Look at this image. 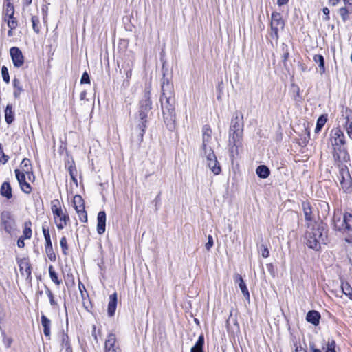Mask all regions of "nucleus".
Wrapping results in <instances>:
<instances>
[{
    "label": "nucleus",
    "instance_id": "33",
    "mask_svg": "<svg viewBox=\"0 0 352 352\" xmlns=\"http://www.w3.org/2000/svg\"><path fill=\"white\" fill-rule=\"evenodd\" d=\"M204 344V337L203 334H201L195 344L191 348V352H204L203 346Z\"/></svg>",
    "mask_w": 352,
    "mask_h": 352
},
{
    "label": "nucleus",
    "instance_id": "27",
    "mask_svg": "<svg viewBox=\"0 0 352 352\" xmlns=\"http://www.w3.org/2000/svg\"><path fill=\"white\" fill-rule=\"evenodd\" d=\"M234 280H235V282L239 283V286L244 297L246 298H249L250 293H249V291L248 289L246 284L245 283L243 278L240 275L236 274L234 277Z\"/></svg>",
    "mask_w": 352,
    "mask_h": 352
},
{
    "label": "nucleus",
    "instance_id": "56",
    "mask_svg": "<svg viewBox=\"0 0 352 352\" xmlns=\"http://www.w3.org/2000/svg\"><path fill=\"white\" fill-rule=\"evenodd\" d=\"M322 12L324 13V14L326 16L325 18H324V20L325 21H329V10L328 8H324L322 9Z\"/></svg>",
    "mask_w": 352,
    "mask_h": 352
},
{
    "label": "nucleus",
    "instance_id": "41",
    "mask_svg": "<svg viewBox=\"0 0 352 352\" xmlns=\"http://www.w3.org/2000/svg\"><path fill=\"white\" fill-rule=\"evenodd\" d=\"M32 28L34 31L38 34L40 32V21L39 18L37 16H32Z\"/></svg>",
    "mask_w": 352,
    "mask_h": 352
},
{
    "label": "nucleus",
    "instance_id": "31",
    "mask_svg": "<svg viewBox=\"0 0 352 352\" xmlns=\"http://www.w3.org/2000/svg\"><path fill=\"white\" fill-rule=\"evenodd\" d=\"M14 120V113L12 111V106L8 104L5 109V120L8 124H10Z\"/></svg>",
    "mask_w": 352,
    "mask_h": 352
},
{
    "label": "nucleus",
    "instance_id": "42",
    "mask_svg": "<svg viewBox=\"0 0 352 352\" xmlns=\"http://www.w3.org/2000/svg\"><path fill=\"white\" fill-rule=\"evenodd\" d=\"M51 204V209L53 214L62 210L61 205L58 199H54L52 201Z\"/></svg>",
    "mask_w": 352,
    "mask_h": 352
},
{
    "label": "nucleus",
    "instance_id": "38",
    "mask_svg": "<svg viewBox=\"0 0 352 352\" xmlns=\"http://www.w3.org/2000/svg\"><path fill=\"white\" fill-rule=\"evenodd\" d=\"M32 223L30 221L24 223L23 236L25 239H30L32 236Z\"/></svg>",
    "mask_w": 352,
    "mask_h": 352
},
{
    "label": "nucleus",
    "instance_id": "23",
    "mask_svg": "<svg viewBox=\"0 0 352 352\" xmlns=\"http://www.w3.org/2000/svg\"><path fill=\"white\" fill-rule=\"evenodd\" d=\"M13 85V96L14 98L19 99L21 94L24 91L23 85L19 79L14 78L12 80Z\"/></svg>",
    "mask_w": 352,
    "mask_h": 352
},
{
    "label": "nucleus",
    "instance_id": "6",
    "mask_svg": "<svg viewBox=\"0 0 352 352\" xmlns=\"http://www.w3.org/2000/svg\"><path fill=\"white\" fill-rule=\"evenodd\" d=\"M1 226L9 234L14 233L17 230L14 214L10 211H3L1 213Z\"/></svg>",
    "mask_w": 352,
    "mask_h": 352
},
{
    "label": "nucleus",
    "instance_id": "53",
    "mask_svg": "<svg viewBox=\"0 0 352 352\" xmlns=\"http://www.w3.org/2000/svg\"><path fill=\"white\" fill-rule=\"evenodd\" d=\"M80 82L81 83H89L90 82L89 74L86 72L82 74L81 80H80Z\"/></svg>",
    "mask_w": 352,
    "mask_h": 352
},
{
    "label": "nucleus",
    "instance_id": "14",
    "mask_svg": "<svg viewBox=\"0 0 352 352\" xmlns=\"http://www.w3.org/2000/svg\"><path fill=\"white\" fill-rule=\"evenodd\" d=\"M331 144L333 148L345 144L344 135L340 129L336 128L331 131Z\"/></svg>",
    "mask_w": 352,
    "mask_h": 352
},
{
    "label": "nucleus",
    "instance_id": "9",
    "mask_svg": "<svg viewBox=\"0 0 352 352\" xmlns=\"http://www.w3.org/2000/svg\"><path fill=\"white\" fill-rule=\"evenodd\" d=\"M212 134L211 128L208 125H204L202 128V153H206L209 149H212L211 146Z\"/></svg>",
    "mask_w": 352,
    "mask_h": 352
},
{
    "label": "nucleus",
    "instance_id": "46",
    "mask_svg": "<svg viewBox=\"0 0 352 352\" xmlns=\"http://www.w3.org/2000/svg\"><path fill=\"white\" fill-rule=\"evenodd\" d=\"M1 75H2L3 80L6 83H9L10 82V76H9V73H8V69L6 66H3L1 67Z\"/></svg>",
    "mask_w": 352,
    "mask_h": 352
},
{
    "label": "nucleus",
    "instance_id": "28",
    "mask_svg": "<svg viewBox=\"0 0 352 352\" xmlns=\"http://www.w3.org/2000/svg\"><path fill=\"white\" fill-rule=\"evenodd\" d=\"M0 193L3 197L10 199L12 197V188L9 182H5L2 184L0 188Z\"/></svg>",
    "mask_w": 352,
    "mask_h": 352
},
{
    "label": "nucleus",
    "instance_id": "15",
    "mask_svg": "<svg viewBox=\"0 0 352 352\" xmlns=\"http://www.w3.org/2000/svg\"><path fill=\"white\" fill-rule=\"evenodd\" d=\"M16 178L20 185V188L23 192L29 194L32 191V187L29 183L25 181L26 173L21 172L19 169L15 170Z\"/></svg>",
    "mask_w": 352,
    "mask_h": 352
},
{
    "label": "nucleus",
    "instance_id": "50",
    "mask_svg": "<svg viewBox=\"0 0 352 352\" xmlns=\"http://www.w3.org/2000/svg\"><path fill=\"white\" fill-rule=\"evenodd\" d=\"M46 294L47 295L49 299H50V305L52 306H56L57 305V302L56 301L54 300V295H53V293L52 292V291L47 288L46 289Z\"/></svg>",
    "mask_w": 352,
    "mask_h": 352
},
{
    "label": "nucleus",
    "instance_id": "45",
    "mask_svg": "<svg viewBox=\"0 0 352 352\" xmlns=\"http://www.w3.org/2000/svg\"><path fill=\"white\" fill-rule=\"evenodd\" d=\"M349 9L346 7H342L339 10V14L342 17L344 22L346 21L349 19Z\"/></svg>",
    "mask_w": 352,
    "mask_h": 352
},
{
    "label": "nucleus",
    "instance_id": "3",
    "mask_svg": "<svg viewBox=\"0 0 352 352\" xmlns=\"http://www.w3.org/2000/svg\"><path fill=\"white\" fill-rule=\"evenodd\" d=\"M243 126V115L236 113L231 120V126L229 131V142L230 144L236 146L239 142H241Z\"/></svg>",
    "mask_w": 352,
    "mask_h": 352
},
{
    "label": "nucleus",
    "instance_id": "25",
    "mask_svg": "<svg viewBox=\"0 0 352 352\" xmlns=\"http://www.w3.org/2000/svg\"><path fill=\"white\" fill-rule=\"evenodd\" d=\"M21 172L26 173L29 179H31V175H33V172L30 160L28 158H24L21 163Z\"/></svg>",
    "mask_w": 352,
    "mask_h": 352
},
{
    "label": "nucleus",
    "instance_id": "7",
    "mask_svg": "<svg viewBox=\"0 0 352 352\" xmlns=\"http://www.w3.org/2000/svg\"><path fill=\"white\" fill-rule=\"evenodd\" d=\"M339 179L341 188L344 192L350 193L352 191V179L346 166L340 168Z\"/></svg>",
    "mask_w": 352,
    "mask_h": 352
},
{
    "label": "nucleus",
    "instance_id": "36",
    "mask_svg": "<svg viewBox=\"0 0 352 352\" xmlns=\"http://www.w3.org/2000/svg\"><path fill=\"white\" fill-rule=\"evenodd\" d=\"M341 289L342 292L348 296L349 299L352 300V287L347 282L342 283Z\"/></svg>",
    "mask_w": 352,
    "mask_h": 352
},
{
    "label": "nucleus",
    "instance_id": "51",
    "mask_svg": "<svg viewBox=\"0 0 352 352\" xmlns=\"http://www.w3.org/2000/svg\"><path fill=\"white\" fill-rule=\"evenodd\" d=\"M8 156L4 154L3 148L1 147V144H0V162L6 164L8 162Z\"/></svg>",
    "mask_w": 352,
    "mask_h": 352
},
{
    "label": "nucleus",
    "instance_id": "39",
    "mask_svg": "<svg viewBox=\"0 0 352 352\" xmlns=\"http://www.w3.org/2000/svg\"><path fill=\"white\" fill-rule=\"evenodd\" d=\"M49 274L51 280L57 285H59L61 283V281L58 279V275L56 273V272L54 270V267L52 265H50L49 267Z\"/></svg>",
    "mask_w": 352,
    "mask_h": 352
},
{
    "label": "nucleus",
    "instance_id": "24",
    "mask_svg": "<svg viewBox=\"0 0 352 352\" xmlns=\"http://www.w3.org/2000/svg\"><path fill=\"white\" fill-rule=\"evenodd\" d=\"M41 325L43 328V333L46 337H50L51 335V320L44 314L41 315Z\"/></svg>",
    "mask_w": 352,
    "mask_h": 352
},
{
    "label": "nucleus",
    "instance_id": "37",
    "mask_svg": "<svg viewBox=\"0 0 352 352\" xmlns=\"http://www.w3.org/2000/svg\"><path fill=\"white\" fill-rule=\"evenodd\" d=\"M73 202H74L75 210H77V209L82 210V208H85L84 201L80 195L74 196Z\"/></svg>",
    "mask_w": 352,
    "mask_h": 352
},
{
    "label": "nucleus",
    "instance_id": "18",
    "mask_svg": "<svg viewBox=\"0 0 352 352\" xmlns=\"http://www.w3.org/2000/svg\"><path fill=\"white\" fill-rule=\"evenodd\" d=\"M284 27V21L282 16L278 12H273L272 14L271 28L272 31L277 34L279 29Z\"/></svg>",
    "mask_w": 352,
    "mask_h": 352
},
{
    "label": "nucleus",
    "instance_id": "54",
    "mask_svg": "<svg viewBox=\"0 0 352 352\" xmlns=\"http://www.w3.org/2000/svg\"><path fill=\"white\" fill-rule=\"evenodd\" d=\"M289 57V53H283L282 59L284 64V67H287V61Z\"/></svg>",
    "mask_w": 352,
    "mask_h": 352
},
{
    "label": "nucleus",
    "instance_id": "20",
    "mask_svg": "<svg viewBox=\"0 0 352 352\" xmlns=\"http://www.w3.org/2000/svg\"><path fill=\"white\" fill-rule=\"evenodd\" d=\"M116 337L109 333L104 343V352H118L119 348L116 346Z\"/></svg>",
    "mask_w": 352,
    "mask_h": 352
},
{
    "label": "nucleus",
    "instance_id": "35",
    "mask_svg": "<svg viewBox=\"0 0 352 352\" xmlns=\"http://www.w3.org/2000/svg\"><path fill=\"white\" fill-rule=\"evenodd\" d=\"M314 60L315 63L318 64L320 67V73L322 74L325 72L324 67V57L320 54H316L314 56Z\"/></svg>",
    "mask_w": 352,
    "mask_h": 352
},
{
    "label": "nucleus",
    "instance_id": "13",
    "mask_svg": "<svg viewBox=\"0 0 352 352\" xmlns=\"http://www.w3.org/2000/svg\"><path fill=\"white\" fill-rule=\"evenodd\" d=\"M21 274L30 283L32 280L31 265L28 259L23 258L18 261Z\"/></svg>",
    "mask_w": 352,
    "mask_h": 352
},
{
    "label": "nucleus",
    "instance_id": "34",
    "mask_svg": "<svg viewBox=\"0 0 352 352\" xmlns=\"http://www.w3.org/2000/svg\"><path fill=\"white\" fill-rule=\"evenodd\" d=\"M61 347L62 349H65V352H72L69 336L64 333L61 336Z\"/></svg>",
    "mask_w": 352,
    "mask_h": 352
},
{
    "label": "nucleus",
    "instance_id": "62",
    "mask_svg": "<svg viewBox=\"0 0 352 352\" xmlns=\"http://www.w3.org/2000/svg\"><path fill=\"white\" fill-rule=\"evenodd\" d=\"M339 1L340 0H329V3L332 6H336L339 3Z\"/></svg>",
    "mask_w": 352,
    "mask_h": 352
},
{
    "label": "nucleus",
    "instance_id": "58",
    "mask_svg": "<svg viewBox=\"0 0 352 352\" xmlns=\"http://www.w3.org/2000/svg\"><path fill=\"white\" fill-rule=\"evenodd\" d=\"M281 49H282L283 53H289V52L288 46L285 43L282 44Z\"/></svg>",
    "mask_w": 352,
    "mask_h": 352
},
{
    "label": "nucleus",
    "instance_id": "44",
    "mask_svg": "<svg viewBox=\"0 0 352 352\" xmlns=\"http://www.w3.org/2000/svg\"><path fill=\"white\" fill-rule=\"evenodd\" d=\"M76 211L77 214H78L79 219L82 222L85 223L87 221V214L85 210V208H82V210L77 209V210H76Z\"/></svg>",
    "mask_w": 352,
    "mask_h": 352
},
{
    "label": "nucleus",
    "instance_id": "47",
    "mask_svg": "<svg viewBox=\"0 0 352 352\" xmlns=\"http://www.w3.org/2000/svg\"><path fill=\"white\" fill-rule=\"evenodd\" d=\"M259 251L261 252V256L263 258H267L270 256V251L267 245L261 244Z\"/></svg>",
    "mask_w": 352,
    "mask_h": 352
},
{
    "label": "nucleus",
    "instance_id": "29",
    "mask_svg": "<svg viewBox=\"0 0 352 352\" xmlns=\"http://www.w3.org/2000/svg\"><path fill=\"white\" fill-rule=\"evenodd\" d=\"M3 14L5 15V18L12 16L14 14V8L13 4L10 2V0L4 1V6L3 10Z\"/></svg>",
    "mask_w": 352,
    "mask_h": 352
},
{
    "label": "nucleus",
    "instance_id": "48",
    "mask_svg": "<svg viewBox=\"0 0 352 352\" xmlns=\"http://www.w3.org/2000/svg\"><path fill=\"white\" fill-rule=\"evenodd\" d=\"M325 352H336V342L333 340L328 341Z\"/></svg>",
    "mask_w": 352,
    "mask_h": 352
},
{
    "label": "nucleus",
    "instance_id": "40",
    "mask_svg": "<svg viewBox=\"0 0 352 352\" xmlns=\"http://www.w3.org/2000/svg\"><path fill=\"white\" fill-rule=\"evenodd\" d=\"M5 21L10 29H16L18 25V22L14 16L4 18Z\"/></svg>",
    "mask_w": 352,
    "mask_h": 352
},
{
    "label": "nucleus",
    "instance_id": "10",
    "mask_svg": "<svg viewBox=\"0 0 352 352\" xmlns=\"http://www.w3.org/2000/svg\"><path fill=\"white\" fill-rule=\"evenodd\" d=\"M42 231L43 233V236L45 240V253L47 255L49 259L52 261H54L56 260V254L53 250L52 243L50 239V234L49 229L45 227V225L42 226Z\"/></svg>",
    "mask_w": 352,
    "mask_h": 352
},
{
    "label": "nucleus",
    "instance_id": "60",
    "mask_svg": "<svg viewBox=\"0 0 352 352\" xmlns=\"http://www.w3.org/2000/svg\"><path fill=\"white\" fill-rule=\"evenodd\" d=\"M310 349L313 352H322L321 350L315 348V345L314 343H310Z\"/></svg>",
    "mask_w": 352,
    "mask_h": 352
},
{
    "label": "nucleus",
    "instance_id": "21",
    "mask_svg": "<svg viewBox=\"0 0 352 352\" xmlns=\"http://www.w3.org/2000/svg\"><path fill=\"white\" fill-rule=\"evenodd\" d=\"M106 228V213L104 211H100L97 217V232L98 234H102L105 232Z\"/></svg>",
    "mask_w": 352,
    "mask_h": 352
},
{
    "label": "nucleus",
    "instance_id": "1",
    "mask_svg": "<svg viewBox=\"0 0 352 352\" xmlns=\"http://www.w3.org/2000/svg\"><path fill=\"white\" fill-rule=\"evenodd\" d=\"M305 240L309 248L319 250L322 244L327 243V232L322 223L316 224L307 228Z\"/></svg>",
    "mask_w": 352,
    "mask_h": 352
},
{
    "label": "nucleus",
    "instance_id": "26",
    "mask_svg": "<svg viewBox=\"0 0 352 352\" xmlns=\"http://www.w3.org/2000/svg\"><path fill=\"white\" fill-rule=\"evenodd\" d=\"M320 314L318 311L315 310L309 311L306 316V320L307 322L318 325L320 322Z\"/></svg>",
    "mask_w": 352,
    "mask_h": 352
},
{
    "label": "nucleus",
    "instance_id": "19",
    "mask_svg": "<svg viewBox=\"0 0 352 352\" xmlns=\"http://www.w3.org/2000/svg\"><path fill=\"white\" fill-rule=\"evenodd\" d=\"M302 207L305 215V219L307 221V228H309V227L314 226L313 223H315L314 216L313 214L311 204L309 202H303Z\"/></svg>",
    "mask_w": 352,
    "mask_h": 352
},
{
    "label": "nucleus",
    "instance_id": "8",
    "mask_svg": "<svg viewBox=\"0 0 352 352\" xmlns=\"http://www.w3.org/2000/svg\"><path fill=\"white\" fill-rule=\"evenodd\" d=\"M206 157L207 166L214 175L220 174L221 168L213 149H209L206 153H202Z\"/></svg>",
    "mask_w": 352,
    "mask_h": 352
},
{
    "label": "nucleus",
    "instance_id": "4",
    "mask_svg": "<svg viewBox=\"0 0 352 352\" xmlns=\"http://www.w3.org/2000/svg\"><path fill=\"white\" fill-rule=\"evenodd\" d=\"M160 101L164 123L167 129L172 131L175 129V99L163 100V98H160Z\"/></svg>",
    "mask_w": 352,
    "mask_h": 352
},
{
    "label": "nucleus",
    "instance_id": "43",
    "mask_svg": "<svg viewBox=\"0 0 352 352\" xmlns=\"http://www.w3.org/2000/svg\"><path fill=\"white\" fill-rule=\"evenodd\" d=\"M327 122V118L324 116H321L317 120L316 131L318 132L321 130V129L324 126Z\"/></svg>",
    "mask_w": 352,
    "mask_h": 352
},
{
    "label": "nucleus",
    "instance_id": "61",
    "mask_svg": "<svg viewBox=\"0 0 352 352\" xmlns=\"http://www.w3.org/2000/svg\"><path fill=\"white\" fill-rule=\"evenodd\" d=\"M289 0H277V4L279 6H282L287 3Z\"/></svg>",
    "mask_w": 352,
    "mask_h": 352
},
{
    "label": "nucleus",
    "instance_id": "52",
    "mask_svg": "<svg viewBox=\"0 0 352 352\" xmlns=\"http://www.w3.org/2000/svg\"><path fill=\"white\" fill-rule=\"evenodd\" d=\"M213 245V239L211 235H208V242L206 243L205 247L207 250H210V249Z\"/></svg>",
    "mask_w": 352,
    "mask_h": 352
},
{
    "label": "nucleus",
    "instance_id": "64",
    "mask_svg": "<svg viewBox=\"0 0 352 352\" xmlns=\"http://www.w3.org/2000/svg\"><path fill=\"white\" fill-rule=\"evenodd\" d=\"M86 94H87V93H86V91H82V92L80 93V100H84V99H85V96H86Z\"/></svg>",
    "mask_w": 352,
    "mask_h": 352
},
{
    "label": "nucleus",
    "instance_id": "55",
    "mask_svg": "<svg viewBox=\"0 0 352 352\" xmlns=\"http://www.w3.org/2000/svg\"><path fill=\"white\" fill-rule=\"evenodd\" d=\"M295 351L294 352H307V350L302 347L300 345H298L297 344H294Z\"/></svg>",
    "mask_w": 352,
    "mask_h": 352
},
{
    "label": "nucleus",
    "instance_id": "32",
    "mask_svg": "<svg viewBox=\"0 0 352 352\" xmlns=\"http://www.w3.org/2000/svg\"><path fill=\"white\" fill-rule=\"evenodd\" d=\"M256 173L257 175L262 179H265L270 175V169L265 165H260L256 168Z\"/></svg>",
    "mask_w": 352,
    "mask_h": 352
},
{
    "label": "nucleus",
    "instance_id": "22",
    "mask_svg": "<svg viewBox=\"0 0 352 352\" xmlns=\"http://www.w3.org/2000/svg\"><path fill=\"white\" fill-rule=\"evenodd\" d=\"M117 306V294L113 293L109 296V301L108 303L107 313L109 316H114Z\"/></svg>",
    "mask_w": 352,
    "mask_h": 352
},
{
    "label": "nucleus",
    "instance_id": "5",
    "mask_svg": "<svg viewBox=\"0 0 352 352\" xmlns=\"http://www.w3.org/2000/svg\"><path fill=\"white\" fill-rule=\"evenodd\" d=\"M334 229L343 233L352 232V214L345 213L342 217L341 213H334L333 217Z\"/></svg>",
    "mask_w": 352,
    "mask_h": 352
},
{
    "label": "nucleus",
    "instance_id": "49",
    "mask_svg": "<svg viewBox=\"0 0 352 352\" xmlns=\"http://www.w3.org/2000/svg\"><path fill=\"white\" fill-rule=\"evenodd\" d=\"M60 245L62 248L63 253L66 255L68 250L67 239L65 236H63L60 240Z\"/></svg>",
    "mask_w": 352,
    "mask_h": 352
},
{
    "label": "nucleus",
    "instance_id": "11",
    "mask_svg": "<svg viewBox=\"0 0 352 352\" xmlns=\"http://www.w3.org/2000/svg\"><path fill=\"white\" fill-rule=\"evenodd\" d=\"M10 54L15 67L19 68L24 64V56L21 50L17 47H12L10 49Z\"/></svg>",
    "mask_w": 352,
    "mask_h": 352
},
{
    "label": "nucleus",
    "instance_id": "12",
    "mask_svg": "<svg viewBox=\"0 0 352 352\" xmlns=\"http://www.w3.org/2000/svg\"><path fill=\"white\" fill-rule=\"evenodd\" d=\"M162 94L161 98H163V100H167V99H174L173 98V85L169 82L168 79L164 75L162 82Z\"/></svg>",
    "mask_w": 352,
    "mask_h": 352
},
{
    "label": "nucleus",
    "instance_id": "2",
    "mask_svg": "<svg viewBox=\"0 0 352 352\" xmlns=\"http://www.w3.org/2000/svg\"><path fill=\"white\" fill-rule=\"evenodd\" d=\"M152 102L151 100V92L148 88L144 91V98L140 101V110L138 111L139 124L138 128L140 130L139 136L140 140L143 139L144 134L147 127L148 113L152 108Z\"/></svg>",
    "mask_w": 352,
    "mask_h": 352
},
{
    "label": "nucleus",
    "instance_id": "16",
    "mask_svg": "<svg viewBox=\"0 0 352 352\" xmlns=\"http://www.w3.org/2000/svg\"><path fill=\"white\" fill-rule=\"evenodd\" d=\"M333 155L336 160L339 162H347L349 160V155L344 145L333 148Z\"/></svg>",
    "mask_w": 352,
    "mask_h": 352
},
{
    "label": "nucleus",
    "instance_id": "17",
    "mask_svg": "<svg viewBox=\"0 0 352 352\" xmlns=\"http://www.w3.org/2000/svg\"><path fill=\"white\" fill-rule=\"evenodd\" d=\"M55 223L58 230H62L66 226L69 221V217L67 212H64L63 210L53 214Z\"/></svg>",
    "mask_w": 352,
    "mask_h": 352
},
{
    "label": "nucleus",
    "instance_id": "59",
    "mask_svg": "<svg viewBox=\"0 0 352 352\" xmlns=\"http://www.w3.org/2000/svg\"><path fill=\"white\" fill-rule=\"evenodd\" d=\"M17 245L19 247V248H23L24 247L25 245V243H24V241L23 239H19L18 241H17Z\"/></svg>",
    "mask_w": 352,
    "mask_h": 352
},
{
    "label": "nucleus",
    "instance_id": "30",
    "mask_svg": "<svg viewBox=\"0 0 352 352\" xmlns=\"http://www.w3.org/2000/svg\"><path fill=\"white\" fill-rule=\"evenodd\" d=\"M346 129L349 137L352 140V111L346 109Z\"/></svg>",
    "mask_w": 352,
    "mask_h": 352
},
{
    "label": "nucleus",
    "instance_id": "57",
    "mask_svg": "<svg viewBox=\"0 0 352 352\" xmlns=\"http://www.w3.org/2000/svg\"><path fill=\"white\" fill-rule=\"evenodd\" d=\"M69 174H70V176L72 177V179H73L74 182H76L77 180L74 175V172H73V167L72 166H70L69 168Z\"/></svg>",
    "mask_w": 352,
    "mask_h": 352
},
{
    "label": "nucleus",
    "instance_id": "63",
    "mask_svg": "<svg viewBox=\"0 0 352 352\" xmlns=\"http://www.w3.org/2000/svg\"><path fill=\"white\" fill-rule=\"evenodd\" d=\"M78 287L80 292L82 293V289H85L84 285L81 282H79ZM82 295H83V294H82Z\"/></svg>",
    "mask_w": 352,
    "mask_h": 352
}]
</instances>
